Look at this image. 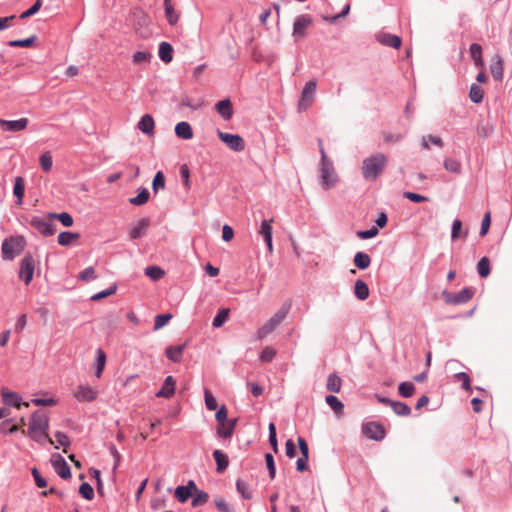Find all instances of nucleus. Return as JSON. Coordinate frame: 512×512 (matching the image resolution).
<instances>
[{
	"label": "nucleus",
	"mask_w": 512,
	"mask_h": 512,
	"mask_svg": "<svg viewBox=\"0 0 512 512\" xmlns=\"http://www.w3.org/2000/svg\"><path fill=\"white\" fill-rule=\"evenodd\" d=\"M26 241L23 236L6 238L1 246L2 258L4 260H13L21 254L25 248Z\"/></svg>",
	"instance_id": "nucleus-5"
},
{
	"label": "nucleus",
	"mask_w": 512,
	"mask_h": 512,
	"mask_svg": "<svg viewBox=\"0 0 512 512\" xmlns=\"http://www.w3.org/2000/svg\"><path fill=\"white\" fill-rule=\"evenodd\" d=\"M429 143H432L438 147H443V141L438 136L426 135L422 137L421 146L423 149H429Z\"/></svg>",
	"instance_id": "nucleus-49"
},
{
	"label": "nucleus",
	"mask_w": 512,
	"mask_h": 512,
	"mask_svg": "<svg viewBox=\"0 0 512 512\" xmlns=\"http://www.w3.org/2000/svg\"><path fill=\"white\" fill-rule=\"evenodd\" d=\"M318 145L319 152L321 154V161L319 165L320 184L325 190H328L336 184L338 177L335 172L333 162L328 158L325 152L321 139H318Z\"/></svg>",
	"instance_id": "nucleus-2"
},
{
	"label": "nucleus",
	"mask_w": 512,
	"mask_h": 512,
	"mask_svg": "<svg viewBox=\"0 0 512 512\" xmlns=\"http://www.w3.org/2000/svg\"><path fill=\"white\" fill-rule=\"evenodd\" d=\"M469 52H470L471 58L474 61L475 66L482 69L484 67V60L482 57L481 45L478 43H472L470 45Z\"/></svg>",
	"instance_id": "nucleus-27"
},
{
	"label": "nucleus",
	"mask_w": 512,
	"mask_h": 512,
	"mask_svg": "<svg viewBox=\"0 0 512 512\" xmlns=\"http://www.w3.org/2000/svg\"><path fill=\"white\" fill-rule=\"evenodd\" d=\"M158 55L164 63H170L173 59V47L168 42H161L159 45Z\"/></svg>",
	"instance_id": "nucleus-28"
},
{
	"label": "nucleus",
	"mask_w": 512,
	"mask_h": 512,
	"mask_svg": "<svg viewBox=\"0 0 512 512\" xmlns=\"http://www.w3.org/2000/svg\"><path fill=\"white\" fill-rule=\"evenodd\" d=\"M24 192H25L24 179L22 177L18 176L15 178V183H14V188H13V193L17 197L18 205L22 204Z\"/></svg>",
	"instance_id": "nucleus-36"
},
{
	"label": "nucleus",
	"mask_w": 512,
	"mask_h": 512,
	"mask_svg": "<svg viewBox=\"0 0 512 512\" xmlns=\"http://www.w3.org/2000/svg\"><path fill=\"white\" fill-rule=\"evenodd\" d=\"M454 379L456 381H460L462 383V388L466 391L471 389V379L470 376L466 372H459L454 375Z\"/></svg>",
	"instance_id": "nucleus-55"
},
{
	"label": "nucleus",
	"mask_w": 512,
	"mask_h": 512,
	"mask_svg": "<svg viewBox=\"0 0 512 512\" xmlns=\"http://www.w3.org/2000/svg\"><path fill=\"white\" fill-rule=\"evenodd\" d=\"M215 506L220 512H233V508L226 502L223 497L215 499Z\"/></svg>",
	"instance_id": "nucleus-64"
},
{
	"label": "nucleus",
	"mask_w": 512,
	"mask_h": 512,
	"mask_svg": "<svg viewBox=\"0 0 512 512\" xmlns=\"http://www.w3.org/2000/svg\"><path fill=\"white\" fill-rule=\"evenodd\" d=\"M272 222L273 219L270 220H263L258 233L263 236L265 244L267 245V248L270 253L273 252V242H272Z\"/></svg>",
	"instance_id": "nucleus-17"
},
{
	"label": "nucleus",
	"mask_w": 512,
	"mask_h": 512,
	"mask_svg": "<svg viewBox=\"0 0 512 512\" xmlns=\"http://www.w3.org/2000/svg\"><path fill=\"white\" fill-rule=\"evenodd\" d=\"M79 238L78 233L63 231L58 235V243L61 246H68Z\"/></svg>",
	"instance_id": "nucleus-39"
},
{
	"label": "nucleus",
	"mask_w": 512,
	"mask_h": 512,
	"mask_svg": "<svg viewBox=\"0 0 512 512\" xmlns=\"http://www.w3.org/2000/svg\"><path fill=\"white\" fill-rule=\"evenodd\" d=\"M172 318L170 313L158 314L155 316L154 320V330H159L164 327Z\"/></svg>",
	"instance_id": "nucleus-53"
},
{
	"label": "nucleus",
	"mask_w": 512,
	"mask_h": 512,
	"mask_svg": "<svg viewBox=\"0 0 512 512\" xmlns=\"http://www.w3.org/2000/svg\"><path fill=\"white\" fill-rule=\"evenodd\" d=\"M355 296L364 301L369 297V287L363 280H357L354 285Z\"/></svg>",
	"instance_id": "nucleus-33"
},
{
	"label": "nucleus",
	"mask_w": 512,
	"mask_h": 512,
	"mask_svg": "<svg viewBox=\"0 0 512 512\" xmlns=\"http://www.w3.org/2000/svg\"><path fill=\"white\" fill-rule=\"evenodd\" d=\"M317 83L315 80L308 81L301 93V99L298 104L299 111L307 109L309 102L313 99L316 92Z\"/></svg>",
	"instance_id": "nucleus-13"
},
{
	"label": "nucleus",
	"mask_w": 512,
	"mask_h": 512,
	"mask_svg": "<svg viewBox=\"0 0 512 512\" xmlns=\"http://www.w3.org/2000/svg\"><path fill=\"white\" fill-rule=\"evenodd\" d=\"M341 385L342 380L337 374L332 373L328 376L326 383V388L328 391L338 393L340 392Z\"/></svg>",
	"instance_id": "nucleus-34"
},
{
	"label": "nucleus",
	"mask_w": 512,
	"mask_h": 512,
	"mask_svg": "<svg viewBox=\"0 0 512 512\" xmlns=\"http://www.w3.org/2000/svg\"><path fill=\"white\" fill-rule=\"evenodd\" d=\"M236 489L243 499L249 500L253 497V492L250 485L242 479H238L236 481Z\"/></svg>",
	"instance_id": "nucleus-35"
},
{
	"label": "nucleus",
	"mask_w": 512,
	"mask_h": 512,
	"mask_svg": "<svg viewBox=\"0 0 512 512\" xmlns=\"http://www.w3.org/2000/svg\"><path fill=\"white\" fill-rule=\"evenodd\" d=\"M29 124L28 118H19L17 120H5L0 118V128L3 132H20L27 128Z\"/></svg>",
	"instance_id": "nucleus-11"
},
{
	"label": "nucleus",
	"mask_w": 512,
	"mask_h": 512,
	"mask_svg": "<svg viewBox=\"0 0 512 512\" xmlns=\"http://www.w3.org/2000/svg\"><path fill=\"white\" fill-rule=\"evenodd\" d=\"M19 430L17 425H12L11 420H5L0 423V433L1 434H13Z\"/></svg>",
	"instance_id": "nucleus-59"
},
{
	"label": "nucleus",
	"mask_w": 512,
	"mask_h": 512,
	"mask_svg": "<svg viewBox=\"0 0 512 512\" xmlns=\"http://www.w3.org/2000/svg\"><path fill=\"white\" fill-rule=\"evenodd\" d=\"M51 465L54 471L62 478L68 479L71 477V470L65 459L58 453L51 456Z\"/></svg>",
	"instance_id": "nucleus-10"
},
{
	"label": "nucleus",
	"mask_w": 512,
	"mask_h": 512,
	"mask_svg": "<svg viewBox=\"0 0 512 512\" xmlns=\"http://www.w3.org/2000/svg\"><path fill=\"white\" fill-rule=\"evenodd\" d=\"M166 18L171 25H175L179 20V14L175 11L171 3L164 4Z\"/></svg>",
	"instance_id": "nucleus-50"
},
{
	"label": "nucleus",
	"mask_w": 512,
	"mask_h": 512,
	"mask_svg": "<svg viewBox=\"0 0 512 512\" xmlns=\"http://www.w3.org/2000/svg\"><path fill=\"white\" fill-rule=\"evenodd\" d=\"M353 262H354V265L360 269V270H365L367 269L370 264H371V257L367 254V253H364V252H357L355 255H354V259H353Z\"/></svg>",
	"instance_id": "nucleus-32"
},
{
	"label": "nucleus",
	"mask_w": 512,
	"mask_h": 512,
	"mask_svg": "<svg viewBox=\"0 0 512 512\" xmlns=\"http://www.w3.org/2000/svg\"><path fill=\"white\" fill-rule=\"evenodd\" d=\"M29 224L43 236H52L55 234V226L47 220L34 216L30 219Z\"/></svg>",
	"instance_id": "nucleus-12"
},
{
	"label": "nucleus",
	"mask_w": 512,
	"mask_h": 512,
	"mask_svg": "<svg viewBox=\"0 0 512 512\" xmlns=\"http://www.w3.org/2000/svg\"><path fill=\"white\" fill-rule=\"evenodd\" d=\"M229 317V309H221L217 315L214 317L212 321V326L214 328H220L224 325V323L228 320Z\"/></svg>",
	"instance_id": "nucleus-48"
},
{
	"label": "nucleus",
	"mask_w": 512,
	"mask_h": 512,
	"mask_svg": "<svg viewBox=\"0 0 512 512\" xmlns=\"http://www.w3.org/2000/svg\"><path fill=\"white\" fill-rule=\"evenodd\" d=\"M387 164V157L383 153H375L363 160L362 175L365 180L374 181L378 178Z\"/></svg>",
	"instance_id": "nucleus-3"
},
{
	"label": "nucleus",
	"mask_w": 512,
	"mask_h": 512,
	"mask_svg": "<svg viewBox=\"0 0 512 512\" xmlns=\"http://www.w3.org/2000/svg\"><path fill=\"white\" fill-rule=\"evenodd\" d=\"M192 496H193V499H192L191 505L193 507H198V506L204 505L207 503V501L209 499V495L207 492L198 490L197 488H196V490H193Z\"/></svg>",
	"instance_id": "nucleus-38"
},
{
	"label": "nucleus",
	"mask_w": 512,
	"mask_h": 512,
	"mask_svg": "<svg viewBox=\"0 0 512 512\" xmlns=\"http://www.w3.org/2000/svg\"><path fill=\"white\" fill-rule=\"evenodd\" d=\"M152 59V54L147 51H137L134 53L132 57V61L134 64L141 65V64H149Z\"/></svg>",
	"instance_id": "nucleus-40"
},
{
	"label": "nucleus",
	"mask_w": 512,
	"mask_h": 512,
	"mask_svg": "<svg viewBox=\"0 0 512 512\" xmlns=\"http://www.w3.org/2000/svg\"><path fill=\"white\" fill-rule=\"evenodd\" d=\"M137 127L142 133L149 136L153 135L155 128V122L153 117L150 114L143 115L140 121L138 122Z\"/></svg>",
	"instance_id": "nucleus-22"
},
{
	"label": "nucleus",
	"mask_w": 512,
	"mask_h": 512,
	"mask_svg": "<svg viewBox=\"0 0 512 512\" xmlns=\"http://www.w3.org/2000/svg\"><path fill=\"white\" fill-rule=\"evenodd\" d=\"M474 289L470 287H465L458 293H452L448 291H443L442 295L444 301L447 304L451 305H461L469 302L474 296Z\"/></svg>",
	"instance_id": "nucleus-6"
},
{
	"label": "nucleus",
	"mask_w": 512,
	"mask_h": 512,
	"mask_svg": "<svg viewBox=\"0 0 512 512\" xmlns=\"http://www.w3.org/2000/svg\"><path fill=\"white\" fill-rule=\"evenodd\" d=\"M477 272L482 278H486L490 275V261L488 257H482L477 264Z\"/></svg>",
	"instance_id": "nucleus-43"
},
{
	"label": "nucleus",
	"mask_w": 512,
	"mask_h": 512,
	"mask_svg": "<svg viewBox=\"0 0 512 512\" xmlns=\"http://www.w3.org/2000/svg\"><path fill=\"white\" fill-rule=\"evenodd\" d=\"M186 344L176 345V346H168L165 349L166 357L174 362L179 363L182 360L183 352L185 350Z\"/></svg>",
	"instance_id": "nucleus-24"
},
{
	"label": "nucleus",
	"mask_w": 512,
	"mask_h": 512,
	"mask_svg": "<svg viewBox=\"0 0 512 512\" xmlns=\"http://www.w3.org/2000/svg\"><path fill=\"white\" fill-rule=\"evenodd\" d=\"M391 408L398 416H409L411 414V408L404 402L393 401Z\"/></svg>",
	"instance_id": "nucleus-41"
},
{
	"label": "nucleus",
	"mask_w": 512,
	"mask_h": 512,
	"mask_svg": "<svg viewBox=\"0 0 512 512\" xmlns=\"http://www.w3.org/2000/svg\"><path fill=\"white\" fill-rule=\"evenodd\" d=\"M213 457L217 464V472L222 473L223 471H225L229 465L228 456L221 450H215L213 452Z\"/></svg>",
	"instance_id": "nucleus-31"
},
{
	"label": "nucleus",
	"mask_w": 512,
	"mask_h": 512,
	"mask_svg": "<svg viewBox=\"0 0 512 512\" xmlns=\"http://www.w3.org/2000/svg\"><path fill=\"white\" fill-rule=\"evenodd\" d=\"M80 495L86 500H92L94 497V490L89 483H82L79 487Z\"/></svg>",
	"instance_id": "nucleus-57"
},
{
	"label": "nucleus",
	"mask_w": 512,
	"mask_h": 512,
	"mask_svg": "<svg viewBox=\"0 0 512 512\" xmlns=\"http://www.w3.org/2000/svg\"><path fill=\"white\" fill-rule=\"evenodd\" d=\"M37 40V36L32 35L26 39L11 40L8 42L10 47H30Z\"/></svg>",
	"instance_id": "nucleus-51"
},
{
	"label": "nucleus",
	"mask_w": 512,
	"mask_h": 512,
	"mask_svg": "<svg viewBox=\"0 0 512 512\" xmlns=\"http://www.w3.org/2000/svg\"><path fill=\"white\" fill-rule=\"evenodd\" d=\"M47 217L49 219H58L62 223V225L65 227H70L73 225V218L67 212H62V213L50 212L47 214Z\"/></svg>",
	"instance_id": "nucleus-37"
},
{
	"label": "nucleus",
	"mask_w": 512,
	"mask_h": 512,
	"mask_svg": "<svg viewBox=\"0 0 512 512\" xmlns=\"http://www.w3.org/2000/svg\"><path fill=\"white\" fill-rule=\"evenodd\" d=\"M377 41L387 47L398 49L401 46V38L390 33H380L377 35Z\"/></svg>",
	"instance_id": "nucleus-21"
},
{
	"label": "nucleus",
	"mask_w": 512,
	"mask_h": 512,
	"mask_svg": "<svg viewBox=\"0 0 512 512\" xmlns=\"http://www.w3.org/2000/svg\"><path fill=\"white\" fill-rule=\"evenodd\" d=\"M176 381L173 376H167L160 390L156 393V397L171 398L175 393Z\"/></svg>",
	"instance_id": "nucleus-19"
},
{
	"label": "nucleus",
	"mask_w": 512,
	"mask_h": 512,
	"mask_svg": "<svg viewBox=\"0 0 512 512\" xmlns=\"http://www.w3.org/2000/svg\"><path fill=\"white\" fill-rule=\"evenodd\" d=\"M164 187H165L164 175L161 171H158L153 178L152 189L155 193H157L159 189H164Z\"/></svg>",
	"instance_id": "nucleus-56"
},
{
	"label": "nucleus",
	"mask_w": 512,
	"mask_h": 512,
	"mask_svg": "<svg viewBox=\"0 0 512 512\" xmlns=\"http://www.w3.org/2000/svg\"><path fill=\"white\" fill-rule=\"evenodd\" d=\"M204 399H205V405L206 408L210 411L217 409V401L213 394L210 392V390L205 389L204 390Z\"/></svg>",
	"instance_id": "nucleus-58"
},
{
	"label": "nucleus",
	"mask_w": 512,
	"mask_h": 512,
	"mask_svg": "<svg viewBox=\"0 0 512 512\" xmlns=\"http://www.w3.org/2000/svg\"><path fill=\"white\" fill-rule=\"evenodd\" d=\"M97 278L95 269L92 266L85 268L79 274V279L82 281H90Z\"/></svg>",
	"instance_id": "nucleus-63"
},
{
	"label": "nucleus",
	"mask_w": 512,
	"mask_h": 512,
	"mask_svg": "<svg viewBox=\"0 0 512 512\" xmlns=\"http://www.w3.org/2000/svg\"><path fill=\"white\" fill-rule=\"evenodd\" d=\"M361 431L366 438L374 441H381L386 434L382 424L376 421L364 422Z\"/></svg>",
	"instance_id": "nucleus-7"
},
{
	"label": "nucleus",
	"mask_w": 512,
	"mask_h": 512,
	"mask_svg": "<svg viewBox=\"0 0 512 512\" xmlns=\"http://www.w3.org/2000/svg\"><path fill=\"white\" fill-rule=\"evenodd\" d=\"M95 354V376L100 378L106 365V354L101 348H98Z\"/></svg>",
	"instance_id": "nucleus-29"
},
{
	"label": "nucleus",
	"mask_w": 512,
	"mask_h": 512,
	"mask_svg": "<svg viewBox=\"0 0 512 512\" xmlns=\"http://www.w3.org/2000/svg\"><path fill=\"white\" fill-rule=\"evenodd\" d=\"M276 355V350L273 349L272 347H269V346H266L261 354H260V360L262 362H271L273 360V358L275 357Z\"/></svg>",
	"instance_id": "nucleus-62"
},
{
	"label": "nucleus",
	"mask_w": 512,
	"mask_h": 512,
	"mask_svg": "<svg viewBox=\"0 0 512 512\" xmlns=\"http://www.w3.org/2000/svg\"><path fill=\"white\" fill-rule=\"evenodd\" d=\"M325 401L336 414L343 412V403L336 396L327 395Z\"/></svg>",
	"instance_id": "nucleus-46"
},
{
	"label": "nucleus",
	"mask_w": 512,
	"mask_h": 512,
	"mask_svg": "<svg viewBox=\"0 0 512 512\" xmlns=\"http://www.w3.org/2000/svg\"><path fill=\"white\" fill-rule=\"evenodd\" d=\"M42 4H43V0H36L35 3L28 10L24 11L20 15V18L26 19L28 17L33 16L40 10V8L42 7Z\"/></svg>",
	"instance_id": "nucleus-61"
},
{
	"label": "nucleus",
	"mask_w": 512,
	"mask_h": 512,
	"mask_svg": "<svg viewBox=\"0 0 512 512\" xmlns=\"http://www.w3.org/2000/svg\"><path fill=\"white\" fill-rule=\"evenodd\" d=\"M444 167L447 171L453 172V173H459L461 171V163L452 158H446L444 160Z\"/></svg>",
	"instance_id": "nucleus-54"
},
{
	"label": "nucleus",
	"mask_w": 512,
	"mask_h": 512,
	"mask_svg": "<svg viewBox=\"0 0 512 512\" xmlns=\"http://www.w3.org/2000/svg\"><path fill=\"white\" fill-rule=\"evenodd\" d=\"M469 97L475 104L481 103L484 97V90L482 87L472 84L469 91Z\"/></svg>",
	"instance_id": "nucleus-42"
},
{
	"label": "nucleus",
	"mask_w": 512,
	"mask_h": 512,
	"mask_svg": "<svg viewBox=\"0 0 512 512\" xmlns=\"http://www.w3.org/2000/svg\"><path fill=\"white\" fill-rule=\"evenodd\" d=\"M237 422H238V419L233 418V419H230L229 421L224 422L223 424H219V426L217 428L218 436L225 438V439L230 438L234 433Z\"/></svg>",
	"instance_id": "nucleus-23"
},
{
	"label": "nucleus",
	"mask_w": 512,
	"mask_h": 512,
	"mask_svg": "<svg viewBox=\"0 0 512 512\" xmlns=\"http://www.w3.org/2000/svg\"><path fill=\"white\" fill-rule=\"evenodd\" d=\"M98 392L94 388L85 385H79L74 396L80 402H91L97 398Z\"/></svg>",
	"instance_id": "nucleus-16"
},
{
	"label": "nucleus",
	"mask_w": 512,
	"mask_h": 512,
	"mask_svg": "<svg viewBox=\"0 0 512 512\" xmlns=\"http://www.w3.org/2000/svg\"><path fill=\"white\" fill-rule=\"evenodd\" d=\"M150 227V220L147 217L141 218L136 223L131 224L129 229V238L135 240L143 237Z\"/></svg>",
	"instance_id": "nucleus-15"
},
{
	"label": "nucleus",
	"mask_w": 512,
	"mask_h": 512,
	"mask_svg": "<svg viewBox=\"0 0 512 512\" xmlns=\"http://www.w3.org/2000/svg\"><path fill=\"white\" fill-rule=\"evenodd\" d=\"M35 270V260L31 254H27L21 260L19 277L24 280L25 284H30Z\"/></svg>",
	"instance_id": "nucleus-9"
},
{
	"label": "nucleus",
	"mask_w": 512,
	"mask_h": 512,
	"mask_svg": "<svg viewBox=\"0 0 512 512\" xmlns=\"http://www.w3.org/2000/svg\"><path fill=\"white\" fill-rule=\"evenodd\" d=\"M164 274H165L164 270L158 266H148L145 269V275L154 281H157V280H160L161 278H163Z\"/></svg>",
	"instance_id": "nucleus-47"
},
{
	"label": "nucleus",
	"mask_w": 512,
	"mask_h": 512,
	"mask_svg": "<svg viewBox=\"0 0 512 512\" xmlns=\"http://www.w3.org/2000/svg\"><path fill=\"white\" fill-rule=\"evenodd\" d=\"M290 307V302L283 304L282 307L257 330V339L263 340L269 334H271L276 329V327L286 318Z\"/></svg>",
	"instance_id": "nucleus-4"
},
{
	"label": "nucleus",
	"mask_w": 512,
	"mask_h": 512,
	"mask_svg": "<svg viewBox=\"0 0 512 512\" xmlns=\"http://www.w3.org/2000/svg\"><path fill=\"white\" fill-rule=\"evenodd\" d=\"M193 490H196V484L190 480L187 485L178 486L175 489V497L179 502L184 503L192 496Z\"/></svg>",
	"instance_id": "nucleus-20"
},
{
	"label": "nucleus",
	"mask_w": 512,
	"mask_h": 512,
	"mask_svg": "<svg viewBox=\"0 0 512 512\" xmlns=\"http://www.w3.org/2000/svg\"><path fill=\"white\" fill-rule=\"evenodd\" d=\"M217 135L219 139L223 141L231 150L235 152H241L245 149V142L240 135L225 133L222 131H218Z\"/></svg>",
	"instance_id": "nucleus-8"
},
{
	"label": "nucleus",
	"mask_w": 512,
	"mask_h": 512,
	"mask_svg": "<svg viewBox=\"0 0 512 512\" xmlns=\"http://www.w3.org/2000/svg\"><path fill=\"white\" fill-rule=\"evenodd\" d=\"M312 23V19L309 15L303 14L298 16L293 24V35L294 36H305L306 28Z\"/></svg>",
	"instance_id": "nucleus-18"
},
{
	"label": "nucleus",
	"mask_w": 512,
	"mask_h": 512,
	"mask_svg": "<svg viewBox=\"0 0 512 512\" xmlns=\"http://www.w3.org/2000/svg\"><path fill=\"white\" fill-rule=\"evenodd\" d=\"M268 431H269V443L272 446L273 450L275 452H277L278 443H277L276 426L273 422L269 423Z\"/></svg>",
	"instance_id": "nucleus-60"
},
{
	"label": "nucleus",
	"mask_w": 512,
	"mask_h": 512,
	"mask_svg": "<svg viewBox=\"0 0 512 512\" xmlns=\"http://www.w3.org/2000/svg\"><path fill=\"white\" fill-rule=\"evenodd\" d=\"M49 418L43 411L37 410L30 416L27 435L40 445L52 444L53 441L48 435Z\"/></svg>",
	"instance_id": "nucleus-1"
},
{
	"label": "nucleus",
	"mask_w": 512,
	"mask_h": 512,
	"mask_svg": "<svg viewBox=\"0 0 512 512\" xmlns=\"http://www.w3.org/2000/svg\"><path fill=\"white\" fill-rule=\"evenodd\" d=\"M175 133L177 137L184 139V140H190L193 137V131L191 128V125L186 121H181L177 123L175 127Z\"/></svg>",
	"instance_id": "nucleus-26"
},
{
	"label": "nucleus",
	"mask_w": 512,
	"mask_h": 512,
	"mask_svg": "<svg viewBox=\"0 0 512 512\" xmlns=\"http://www.w3.org/2000/svg\"><path fill=\"white\" fill-rule=\"evenodd\" d=\"M415 392V386L412 382H402L398 387V393L404 398L411 397Z\"/></svg>",
	"instance_id": "nucleus-45"
},
{
	"label": "nucleus",
	"mask_w": 512,
	"mask_h": 512,
	"mask_svg": "<svg viewBox=\"0 0 512 512\" xmlns=\"http://www.w3.org/2000/svg\"><path fill=\"white\" fill-rule=\"evenodd\" d=\"M503 70L504 68L502 58L499 55H496L494 61L490 66V71L493 78L497 81L502 80Z\"/></svg>",
	"instance_id": "nucleus-30"
},
{
	"label": "nucleus",
	"mask_w": 512,
	"mask_h": 512,
	"mask_svg": "<svg viewBox=\"0 0 512 512\" xmlns=\"http://www.w3.org/2000/svg\"><path fill=\"white\" fill-rule=\"evenodd\" d=\"M1 399L3 404L9 407L20 408L22 405L29 406V402H23L19 393L7 389L1 391Z\"/></svg>",
	"instance_id": "nucleus-14"
},
{
	"label": "nucleus",
	"mask_w": 512,
	"mask_h": 512,
	"mask_svg": "<svg viewBox=\"0 0 512 512\" xmlns=\"http://www.w3.org/2000/svg\"><path fill=\"white\" fill-rule=\"evenodd\" d=\"M149 191L146 188L140 189L137 196L129 199V202L136 206L144 205L149 200Z\"/></svg>",
	"instance_id": "nucleus-44"
},
{
	"label": "nucleus",
	"mask_w": 512,
	"mask_h": 512,
	"mask_svg": "<svg viewBox=\"0 0 512 512\" xmlns=\"http://www.w3.org/2000/svg\"><path fill=\"white\" fill-rule=\"evenodd\" d=\"M39 160H40V166L44 171L48 172L51 170L52 165H53V159H52V155L49 151L42 153Z\"/></svg>",
	"instance_id": "nucleus-52"
},
{
	"label": "nucleus",
	"mask_w": 512,
	"mask_h": 512,
	"mask_svg": "<svg viewBox=\"0 0 512 512\" xmlns=\"http://www.w3.org/2000/svg\"><path fill=\"white\" fill-rule=\"evenodd\" d=\"M216 111L224 119L229 120L233 115L232 103L229 99L220 100L216 104Z\"/></svg>",
	"instance_id": "nucleus-25"
}]
</instances>
